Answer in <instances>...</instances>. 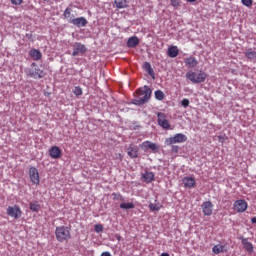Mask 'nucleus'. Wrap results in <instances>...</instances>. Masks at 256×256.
Wrapping results in <instances>:
<instances>
[{
	"label": "nucleus",
	"mask_w": 256,
	"mask_h": 256,
	"mask_svg": "<svg viewBox=\"0 0 256 256\" xmlns=\"http://www.w3.org/2000/svg\"><path fill=\"white\" fill-rule=\"evenodd\" d=\"M143 179L146 181V183H151L152 181H155V174L153 172L146 171L143 174Z\"/></svg>",
	"instance_id": "24"
},
{
	"label": "nucleus",
	"mask_w": 256,
	"mask_h": 256,
	"mask_svg": "<svg viewBox=\"0 0 256 256\" xmlns=\"http://www.w3.org/2000/svg\"><path fill=\"white\" fill-rule=\"evenodd\" d=\"M141 149H144V151H147L150 149V151H157L158 147L157 144L151 142V141H144L140 145Z\"/></svg>",
	"instance_id": "13"
},
{
	"label": "nucleus",
	"mask_w": 256,
	"mask_h": 256,
	"mask_svg": "<svg viewBox=\"0 0 256 256\" xmlns=\"http://www.w3.org/2000/svg\"><path fill=\"white\" fill-rule=\"evenodd\" d=\"M100 256H112L111 252H102Z\"/></svg>",
	"instance_id": "37"
},
{
	"label": "nucleus",
	"mask_w": 256,
	"mask_h": 256,
	"mask_svg": "<svg viewBox=\"0 0 256 256\" xmlns=\"http://www.w3.org/2000/svg\"><path fill=\"white\" fill-rule=\"evenodd\" d=\"M27 73L32 79H43V77H45V72H43L36 63H32Z\"/></svg>",
	"instance_id": "4"
},
{
	"label": "nucleus",
	"mask_w": 256,
	"mask_h": 256,
	"mask_svg": "<svg viewBox=\"0 0 256 256\" xmlns=\"http://www.w3.org/2000/svg\"><path fill=\"white\" fill-rule=\"evenodd\" d=\"M23 2L22 1H12L13 5H21Z\"/></svg>",
	"instance_id": "38"
},
{
	"label": "nucleus",
	"mask_w": 256,
	"mask_h": 256,
	"mask_svg": "<svg viewBox=\"0 0 256 256\" xmlns=\"http://www.w3.org/2000/svg\"><path fill=\"white\" fill-rule=\"evenodd\" d=\"M186 1H197V0H186Z\"/></svg>",
	"instance_id": "47"
},
{
	"label": "nucleus",
	"mask_w": 256,
	"mask_h": 256,
	"mask_svg": "<svg viewBox=\"0 0 256 256\" xmlns=\"http://www.w3.org/2000/svg\"><path fill=\"white\" fill-rule=\"evenodd\" d=\"M138 98L133 100L134 105H145L149 99H151V88L148 86H144L143 88H139L136 90Z\"/></svg>",
	"instance_id": "2"
},
{
	"label": "nucleus",
	"mask_w": 256,
	"mask_h": 256,
	"mask_svg": "<svg viewBox=\"0 0 256 256\" xmlns=\"http://www.w3.org/2000/svg\"><path fill=\"white\" fill-rule=\"evenodd\" d=\"M223 249H225V246L223 245H215L212 248L213 253H215V255H219V253H223Z\"/></svg>",
	"instance_id": "27"
},
{
	"label": "nucleus",
	"mask_w": 256,
	"mask_h": 256,
	"mask_svg": "<svg viewBox=\"0 0 256 256\" xmlns=\"http://www.w3.org/2000/svg\"><path fill=\"white\" fill-rule=\"evenodd\" d=\"M73 93L76 95V97H80V95H83V89L80 86H76Z\"/></svg>",
	"instance_id": "32"
},
{
	"label": "nucleus",
	"mask_w": 256,
	"mask_h": 256,
	"mask_svg": "<svg viewBox=\"0 0 256 256\" xmlns=\"http://www.w3.org/2000/svg\"><path fill=\"white\" fill-rule=\"evenodd\" d=\"M184 63L186 67H189L190 69H194L196 65H199V62L197 61V58L190 56L188 58L184 59Z\"/></svg>",
	"instance_id": "16"
},
{
	"label": "nucleus",
	"mask_w": 256,
	"mask_h": 256,
	"mask_svg": "<svg viewBox=\"0 0 256 256\" xmlns=\"http://www.w3.org/2000/svg\"><path fill=\"white\" fill-rule=\"evenodd\" d=\"M29 55L34 61H39L41 60V57H43V55L41 54V51L37 49L30 50Z\"/></svg>",
	"instance_id": "21"
},
{
	"label": "nucleus",
	"mask_w": 256,
	"mask_h": 256,
	"mask_svg": "<svg viewBox=\"0 0 256 256\" xmlns=\"http://www.w3.org/2000/svg\"><path fill=\"white\" fill-rule=\"evenodd\" d=\"M242 3L246 6V7H251L253 5V1H242Z\"/></svg>",
	"instance_id": "36"
},
{
	"label": "nucleus",
	"mask_w": 256,
	"mask_h": 256,
	"mask_svg": "<svg viewBox=\"0 0 256 256\" xmlns=\"http://www.w3.org/2000/svg\"><path fill=\"white\" fill-rule=\"evenodd\" d=\"M40 209H41V205L35 202H30V210H32L34 213H39Z\"/></svg>",
	"instance_id": "26"
},
{
	"label": "nucleus",
	"mask_w": 256,
	"mask_h": 256,
	"mask_svg": "<svg viewBox=\"0 0 256 256\" xmlns=\"http://www.w3.org/2000/svg\"><path fill=\"white\" fill-rule=\"evenodd\" d=\"M112 195H113L114 199H117V200L120 199L123 201V196L121 194L113 193Z\"/></svg>",
	"instance_id": "35"
},
{
	"label": "nucleus",
	"mask_w": 256,
	"mask_h": 256,
	"mask_svg": "<svg viewBox=\"0 0 256 256\" xmlns=\"http://www.w3.org/2000/svg\"><path fill=\"white\" fill-rule=\"evenodd\" d=\"M155 98L158 101H163V99H165V93H163V91H161V90H157V91H155Z\"/></svg>",
	"instance_id": "31"
},
{
	"label": "nucleus",
	"mask_w": 256,
	"mask_h": 256,
	"mask_svg": "<svg viewBox=\"0 0 256 256\" xmlns=\"http://www.w3.org/2000/svg\"><path fill=\"white\" fill-rule=\"evenodd\" d=\"M170 1H177V0H170Z\"/></svg>",
	"instance_id": "48"
},
{
	"label": "nucleus",
	"mask_w": 256,
	"mask_h": 256,
	"mask_svg": "<svg viewBox=\"0 0 256 256\" xmlns=\"http://www.w3.org/2000/svg\"><path fill=\"white\" fill-rule=\"evenodd\" d=\"M7 215L13 219H19L21 218V215H23V211H21V208L18 205L9 206L7 208Z\"/></svg>",
	"instance_id": "7"
},
{
	"label": "nucleus",
	"mask_w": 256,
	"mask_h": 256,
	"mask_svg": "<svg viewBox=\"0 0 256 256\" xmlns=\"http://www.w3.org/2000/svg\"><path fill=\"white\" fill-rule=\"evenodd\" d=\"M55 237L58 243H67L71 239V226H58L55 229Z\"/></svg>",
	"instance_id": "1"
},
{
	"label": "nucleus",
	"mask_w": 256,
	"mask_h": 256,
	"mask_svg": "<svg viewBox=\"0 0 256 256\" xmlns=\"http://www.w3.org/2000/svg\"><path fill=\"white\" fill-rule=\"evenodd\" d=\"M182 183L184 184V187H186L188 189H193V187H195V185H197V182L195 181V179L193 177H184L182 179Z\"/></svg>",
	"instance_id": "14"
},
{
	"label": "nucleus",
	"mask_w": 256,
	"mask_h": 256,
	"mask_svg": "<svg viewBox=\"0 0 256 256\" xmlns=\"http://www.w3.org/2000/svg\"><path fill=\"white\" fill-rule=\"evenodd\" d=\"M87 23L85 17L74 18V20H72V25H75V27H85Z\"/></svg>",
	"instance_id": "17"
},
{
	"label": "nucleus",
	"mask_w": 256,
	"mask_h": 256,
	"mask_svg": "<svg viewBox=\"0 0 256 256\" xmlns=\"http://www.w3.org/2000/svg\"><path fill=\"white\" fill-rule=\"evenodd\" d=\"M118 155H119L120 159H123V155H121V154H118Z\"/></svg>",
	"instance_id": "44"
},
{
	"label": "nucleus",
	"mask_w": 256,
	"mask_h": 256,
	"mask_svg": "<svg viewBox=\"0 0 256 256\" xmlns=\"http://www.w3.org/2000/svg\"><path fill=\"white\" fill-rule=\"evenodd\" d=\"M242 245L248 253H253V244L247 238L242 239Z\"/></svg>",
	"instance_id": "22"
},
{
	"label": "nucleus",
	"mask_w": 256,
	"mask_h": 256,
	"mask_svg": "<svg viewBox=\"0 0 256 256\" xmlns=\"http://www.w3.org/2000/svg\"><path fill=\"white\" fill-rule=\"evenodd\" d=\"M43 1H48V0H43Z\"/></svg>",
	"instance_id": "49"
},
{
	"label": "nucleus",
	"mask_w": 256,
	"mask_h": 256,
	"mask_svg": "<svg viewBox=\"0 0 256 256\" xmlns=\"http://www.w3.org/2000/svg\"><path fill=\"white\" fill-rule=\"evenodd\" d=\"M157 121H158V125L162 127V129H166V130L171 129V124L169 123V120H167V115L165 113L158 112Z\"/></svg>",
	"instance_id": "6"
},
{
	"label": "nucleus",
	"mask_w": 256,
	"mask_h": 256,
	"mask_svg": "<svg viewBox=\"0 0 256 256\" xmlns=\"http://www.w3.org/2000/svg\"><path fill=\"white\" fill-rule=\"evenodd\" d=\"M251 223H256V216L251 218Z\"/></svg>",
	"instance_id": "42"
},
{
	"label": "nucleus",
	"mask_w": 256,
	"mask_h": 256,
	"mask_svg": "<svg viewBox=\"0 0 256 256\" xmlns=\"http://www.w3.org/2000/svg\"><path fill=\"white\" fill-rule=\"evenodd\" d=\"M114 7H117V9H125V7H127V1H115Z\"/></svg>",
	"instance_id": "29"
},
{
	"label": "nucleus",
	"mask_w": 256,
	"mask_h": 256,
	"mask_svg": "<svg viewBox=\"0 0 256 256\" xmlns=\"http://www.w3.org/2000/svg\"><path fill=\"white\" fill-rule=\"evenodd\" d=\"M241 1H253V0H241Z\"/></svg>",
	"instance_id": "46"
},
{
	"label": "nucleus",
	"mask_w": 256,
	"mask_h": 256,
	"mask_svg": "<svg viewBox=\"0 0 256 256\" xmlns=\"http://www.w3.org/2000/svg\"><path fill=\"white\" fill-rule=\"evenodd\" d=\"M245 58L249 59L250 61H253V59H256V51L252 48H249L245 53Z\"/></svg>",
	"instance_id": "25"
},
{
	"label": "nucleus",
	"mask_w": 256,
	"mask_h": 256,
	"mask_svg": "<svg viewBox=\"0 0 256 256\" xmlns=\"http://www.w3.org/2000/svg\"><path fill=\"white\" fill-rule=\"evenodd\" d=\"M172 5H173V7H177V6H179V2L178 1H173Z\"/></svg>",
	"instance_id": "39"
},
{
	"label": "nucleus",
	"mask_w": 256,
	"mask_h": 256,
	"mask_svg": "<svg viewBox=\"0 0 256 256\" xmlns=\"http://www.w3.org/2000/svg\"><path fill=\"white\" fill-rule=\"evenodd\" d=\"M29 177H30V181L34 185H39V183H41V180L39 179V170H37V168L30 167V169H29Z\"/></svg>",
	"instance_id": "8"
},
{
	"label": "nucleus",
	"mask_w": 256,
	"mask_h": 256,
	"mask_svg": "<svg viewBox=\"0 0 256 256\" xmlns=\"http://www.w3.org/2000/svg\"><path fill=\"white\" fill-rule=\"evenodd\" d=\"M186 79L194 84L205 83L207 79V73L200 71L198 74L193 71H188L186 73Z\"/></svg>",
	"instance_id": "3"
},
{
	"label": "nucleus",
	"mask_w": 256,
	"mask_h": 256,
	"mask_svg": "<svg viewBox=\"0 0 256 256\" xmlns=\"http://www.w3.org/2000/svg\"><path fill=\"white\" fill-rule=\"evenodd\" d=\"M121 1H125V0H121Z\"/></svg>",
	"instance_id": "50"
},
{
	"label": "nucleus",
	"mask_w": 256,
	"mask_h": 256,
	"mask_svg": "<svg viewBox=\"0 0 256 256\" xmlns=\"http://www.w3.org/2000/svg\"><path fill=\"white\" fill-rule=\"evenodd\" d=\"M73 50V57H77V55H83L84 53H87V47L79 42L74 43Z\"/></svg>",
	"instance_id": "9"
},
{
	"label": "nucleus",
	"mask_w": 256,
	"mask_h": 256,
	"mask_svg": "<svg viewBox=\"0 0 256 256\" xmlns=\"http://www.w3.org/2000/svg\"><path fill=\"white\" fill-rule=\"evenodd\" d=\"M218 139L220 143H223V139H224L223 136H218Z\"/></svg>",
	"instance_id": "41"
},
{
	"label": "nucleus",
	"mask_w": 256,
	"mask_h": 256,
	"mask_svg": "<svg viewBox=\"0 0 256 256\" xmlns=\"http://www.w3.org/2000/svg\"><path fill=\"white\" fill-rule=\"evenodd\" d=\"M247 207V202L243 199L234 202V209L237 213H245V211H247Z\"/></svg>",
	"instance_id": "10"
},
{
	"label": "nucleus",
	"mask_w": 256,
	"mask_h": 256,
	"mask_svg": "<svg viewBox=\"0 0 256 256\" xmlns=\"http://www.w3.org/2000/svg\"><path fill=\"white\" fill-rule=\"evenodd\" d=\"M139 43V38L137 36H132L127 41V47H129L130 49H135V47H137Z\"/></svg>",
	"instance_id": "18"
},
{
	"label": "nucleus",
	"mask_w": 256,
	"mask_h": 256,
	"mask_svg": "<svg viewBox=\"0 0 256 256\" xmlns=\"http://www.w3.org/2000/svg\"><path fill=\"white\" fill-rule=\"evenodd\" d=\"M201 207L205 216L210 217V215H213V203H211V201L203 202Z\"/></svg>",
	"instance_id": "11"
},
{
	"label": "nucleus",
	"mask_w": 256,
	"mask_h": 256,
	"mask_svg": "<svg viewBox=\"0 0 256 256\" xmlns=\"http://www.w3.org/2000/svg\"><path fill=\"white\" fill-rule=\"evenodd\" d=\"M160 256H169V253H162Z\"/></svg>",
	"instance_id": "43"
},
{
	"label": "nucleus",
	"mask_w": 256,
	"mask_h": 256,
	"mask_svg": "<svg viewBox=\"0 0 256 256\" xmlns=\"http://www.w3.org/2000/svg\"><path fill=\"white\" fill-rule=\"evenodd\" d=\"M150 211H160L161 210V204L159 203H150L149 204Z\"/></svg>",
	"instance_id": "30"
},
{
	"label": "nucleus",
	"mask_w": 256,
	"mask_h": 256,
	"mask_svg": "<svg viewBox=\"0 0 256 256\" xmlns=\"http://www.w3.org/2000/svg\"><path fill=\"white\" fill-rule=\"evenodd\" d=\"M10 1H23V0H10Z\"/></svg>",
	"instance_id": "45"
},
{
	"label": "nucleus",
	"mask_w": 256,
	"mask_h": 256,
	"mask_svg": "<svg viewBox=\"0 0 256 256\" xmlns=\"http://www.w3.org/2000/svg\"><path fill=\"white\" fill-rule=\"evenodd\" d=\"M64 17L67 19L68 23H73L75 19V14H73V9L71 8H66L64 11Z\"/></svg>",
	"instance_id": "19"
},
{
	"label": "nucleus",
	"mask_w": 256,
	"mask_h": 256,
	"mask_svg": "<svg viewBox=\"0 0 256 256\" xmlns=\"http://www.w3.org/2000/svg\"><path fill=\"white\" fill-rule=\"evenodd\" d=\"M189 99H187V98H184L182 101H181V105H182V107H185V108H187L188 106H189Z\"/></svg>",
	"instance_id": "34"
},
{
	"label": "nucleus",
	"mask_w": 256,
	"mask_h": 256,
	"mask_svg": "<svg viewBox=\"0 0 256 256\" xmlns=\"http://www.w3.org/2000/svg\"><path fill=\"white\" fill-rule=\"evenodd\" d=\"M187 141V136L183 133H178L173 137L166 139V145H175V143H185Z\"/></svg>",
	"instance_id": "5"
},
{
	"label": "nucleus",
	"mask_w": 256,
	"mask_h": 256,
	"mask_svg": "<svg viewBox=\"0 0 256 256\" xmlns=\"http://www.w3.org/2000/svg\"><path fill=\"white\" fill-rule=\"evenodd\" d=\"M120 209H135V204L133 202L121 203Z\"/></svg>",
	"instance_id": "28"
},
{
	"label": "nucleus",
	"mask_w": 256,
	"mask_h": 256,
	"mask_svg": "<svg viewBox=\"0 0 256 256\" xmlns=\"http://www.w3.org/2000/svg\"><path fill=\"white\" fill-rule=\"evenodd\" d=\"M49 155L52 159H59V157H61V148L58 146H52L49 149Z\"/></svg>",
	"instance_id": "15"
},
{
	"label": "nucleus",
	"mask_w": 256,
	"mask_h": 256,
	"mask_svg": "<svg viewBox=\"0 0 256 256\" xmlns=\"http://www.w3.org/2000/svg\"><path fill=\"white\" fill-rule=\"evenodd\" d=\"M127 155L131 158V159H137V157H139V147L137 145L131 144L128 148H127Z\"/></svg>",
	"instance_id": "12"
},
{
	"label": "nucleus",
	"mask_w": 256,
	"mask_h": 256,
	"mask_svg": "<svg viewBox=\"0 0 256 256\" xmlns=\"http://www.w3.org/2000/svg\"><path fill=\"white\" fill-rule=\"evenodd\" d=\"M94 231H95L96 233H103V226H102L101 224H96V225L94 226Z\"/></svg>",
	"instance_id": "33"
},
{
	"label": "nucleus",
	"mask_w": 256,
	"mask_h": 256,
	"mask_svg": "<svg viewBox=\"0 0 256 256\" xmlns=\"http://www.w3.org/2000/svg\"><path fill=\"white\" fill-rule=\"evenodd\" d=\"M179 149V147L178 146H173L172 147V151H175V152H177V150Z\"/></svg>",
	"instance_id": "40"
},
{
	"label": "nucleus",
	"mask_w": 256,
	"mask_h": 256,
	"mask_svg": "<svg viewBox=\"0 0 256 256\" xmlns=\"http://www.w3.org/2000/svg\"><path fill=\"white\" fill-rule=\"evenodd\" d=\"M143 69L152 77V79H155V70H153V67H151V63L145 62L143 64Z\"/></svg>",
	"instance_id": "20"
},
{
	"label": "nucleus",
	"mask_w": 256,
	"mask_h": 256,
	"mask_svg": "<svg viewBox=\"0 0 256 256\" xmlns=\"http://www.w3.org/2000/svg\"><path fill=\"white\" fill-rule=\"evenodd\" d=\"M179 55V48L177 46H171L168 48V57L175 59Z\"/></svg>",
	"instance_id": "23"
}]
</instances>
